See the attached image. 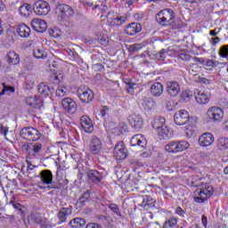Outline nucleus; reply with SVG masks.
<instances>
[{"label": "nucleus", "instance_id": "79ce46f5", "mask_svg": "<svg viewBox=\"0 0 228 228\" xmlns=\"http://www.w3.org/2000/svg\"><path fill=\"white\" fill-rule=\"evenodd\" d=\"M217 145L221 151L227 149L228 147V138L221 137L218 140Z\"/></svg>", "mask_w": 228, "mask_h": 228}, {"label": "nucleus", "instance_id": "f8f14e48", "mask_svg": "<svg viewBox=\"0 0 228 228\" xmlns=\"http://www.w3.org/2000/svg\"><path fill=\"white\" fill-rule=\"evenodd\" d=\"M31 26L34 31L37 33H45L47 31V22L42 19L35 18L31 21Z\"/></svg>", "mask_w": 228, "mask_h": 228}, {"label": "nucleus", "instance_id": "4d7b16f0", "mask_svg": "<svg viewBox=\"0 0 228 228\" xmlns=\"http://www.w3.org/2000/svg\"><path fill=\"white\" fill-rule=\"evenodd\" d=\"M79 3L83 6H87L88 8H92V6H94V2L91 0H79Z\"/></svg>", "mask_w": 228, "mask_h": 228}, {"label": "nucleus", "instance_id": "a211bd4d", "mask_svg": "<svg viewBox=\"0 0 228 228\" xmlns=\"http://www.w3.org/2000/svg\"><path fill=\"white\" fill-rule=\"evenodd\" d=\"M42 147L43 145L40 142L31 143L28 146L27 152L28 156H31L32 158H38L40 152H42Z\"/></svg>", "mask_w": 228, "mask_h": 228}, {"label": "nucleus", "instance_id": "9d476101", "mask_svg": "<svg viewBox=\"0 0 228 228\" xmlns=\"http://www.w3.org/2000/svg\"><path fill=\"white\" fill-rule=\"evenodd\" d=\"M113 154L118 161H123V159L127 158V149H126L124 142H119L116 144Z\"/></svg>", "mask_w": 228, "mask_h": 228}, {"label": "nucleus", "instance_id": "cd10ccee", "mask_svg": "<svg viewBox=\"0 0 228 228\" xmlns=\"http://www.w3.org/2000/svg\"><path fill=\"white\" fill-rule=\"evenodd\" d=\"M151 94L153 97H161L163 95V85L159 82L154 83L151 86Z\"/></svg>", "mask_w": 228, "mask_h": 228}, {"label": "nucleus", "instance_id": "39448f33", "mask_svg": "<svg viewBox=\"0 0 228 228\" xmlns=\"http://www.w3.org/2000/svg\"><path fill=\"white\" fill-rule=\"evenodd\" d=\"M77 97L84 104H90L94 101V92L86 86H80L77 90Z\"/></svg>", "mask_w": 228, "mask_h": 228}, {"label": "nucleus", "instance_id": "0e129e2a", "mask_svg": "<svg viewBox=\"0 0 228 228\" xmlns=\"http://www.w3.org/2000/svg\"><path fill=\"white\" fill-rule=\"evenodd\" d=\"M86 228H102L101 227V224L96 223H89Z\"/></svg>", "mask_w": 228, "mask_h": 228}, {"label": "nucleus", "instance_id": "2f4dec72", "mask_svg": "<svg viewBox=\"0 0 228 228\" xmlns=\"http://www.w3.org/2000/svg\"><path fill=\"white\" fill-rule=\"evenodd\" d=\"M157 133L160 140H170V138L173 136L172 131H170L167 126L159 130Z\"/></svg>", "mask_w": 228, "mask_h": 228}, {"label": "nucleus", "instance_id": "aec40b11", "mask_svg": "<svg viewBox=\"0 0 228 228\" xmlns=\"http://www.w3.org/2000/svg\"><path fill=\"white\" fill-rule=\"evenodd\" d=\"M215 142V136L211 133H205L199 138V143L201 147H209Z\"/></svg>", "mask_w": 228, "mask_h": 228}, {"label": "nucleus", "instance_id": "72a5a7b5", "mask_svg": "<svg viewBox=\"0 0 228 228\" xmlns=\"http://www.w3.org/2000/svg\"><path fill=\"white\" fill-rule=\"evenodd\" d=\"M86 221L83 218L76 217L69 222V225L72 228L85 227Z\"/></svg>", "mask_w": 228, "mask_h": 228}, {"label": "nucleus", "instance_id": "37998d69", "mask_svg": "<svg viewBox=\"0 0 228 228\" xmlns=\"http://www.w3.org/2000/svg\"><path fill=\"white\" fill-rule=\"evenodd\" d=\"M15 92V87L6 86V84H3V90L0 92V95H4V94H13Z\"/></svg>", "mask_w": 228, "mask_h": 228}, {"label": "nucleus", "instance_id": "f704fd0d", "mask_svg": "<svg viewBox=\"0 0 228 228\" xmlns=\"http://www.w3.org/2000/svg\"><path fill=\"white\" fill-rule=\"evenodd\" d=\"M44 218V216H41L40 214L38 213H33L30 214L28 216V224H40L42 223V219Z\"/></svg>", "mask_w": 228, "mask_h": 228}, {"label": "nucleus", "instance_id": "f03ea898", "mask_svg": "<svg viewBox=\"0 0 228 228\" xmlns=\"http://www.w3.org/2000/svg\"><path fill=\"white\" fill-rule=\"evenodd\" d=\"M214 192L215 189L213 186L206 183L205 186L196 191L194 201L198 204H204V202L211 198Z\"/></svg>", "mask_w": 228, "mask_h": 228}, {"label": "nucleus", "instance_id": "a18cd8bd", "mask_svg": "<svg viewBox=\"0 0 228 228\" xmlns=\"http://www.w3.org/2000/svg\"><path fill=\"white\" fill-rule=\"evenodd\" d=\"M108 208L114 213V215H116V216H122V213H120V209L117 204H109Z\"/></svg>", "mask_w": 228, "mask_h": 228}, {"label": "nucleus", "instance_id": "de8ad7c7", "mask_svg": "<svg viewBox=\"0 0 228 228\" xmlns=\"http://www.w3.org/2000/svg\"><path fill=\"white\" fill-rule=\"evenodd\" d=\"M200 68H199V65L197 64H191L189 67V74H191V76H199V70Z\"/></svg>", "mask_w": 228, "mask_h": 228}, {"label": "nucleus", "instance_id": "338daca9", "mask_svg": "<svg viewBox=\"0 0 228 228\" xmlns=\"http://www.w3.org/2000/svg\"><path fill=\"white\" fill-rule=\"evenodd\" d=\"M194 61H197V63H200L201 65H204V63L206 61V59L195 57L194 58Z\"/></svg>", "mask_w": 228, "mask_h": 228}, {"label": "nucleus", "instance_id": "c85d7f7f", "mask_svg": "<svg viewBox=\"0 0 228 228\" xmlns=\"http://www.w3.org/2000/svg\"><path fill=\"white\" fill-rule=\"evenodd\" d=\"M6 58L9 65H19V63H20V57L19 56V53L13 51L9 52Z\"/></svg>", "mask_w": 228, "mask_h": 228}, {"label": "nucleus", "instance_id": "09e8293b", "mask_svg": "<svg viewBox=\"0 0 228 228\" xmlns=\"http://www.w3.org/2000/svg\"><path fill=\"white\" fill-rule=\"evenodd\" d=\"M142 104L144 110H151L152 109V102L147 97L142 98Z\"/></svg>", "mask_w": 228, "mask_h": 228}, {"label": "nucleus", "instance_id": "a19ab883", "mask_svg": "<svg viewBox=\"0 0 228 228\" xmlns=\"http://www.w3.org/2000/svg\"><path fill=\"white\" fill-rule=\"evenodd\" d=\"M168 54V50L162 49L159 53L155 54L156 60H159V61H163Z\"/></svg>", "mask_w": 228, "mask_h": 228}, {"label": "nucleus", "instance_id": "6e6d98bb", "mask_svg": "<svg viewBox=\"0 0 228 228\" xmlns=\"http://www.w3.org/2000/svg\"><path fill=\"white\" fill-rule=\"evenodd\" d=\"M10 204L12 206V208H14V209H17L18 211H21L22 212V208L24 207H22V205H20L17 201L11 200Z\"/></svg>", "mask_w": 228, "mask_h": 228}, {"label": "nucleus", "instance_id": "c756f323", "mask_svg": "<svg viewBox=\"0 0 228 228\" xmlns=\"http://www.w3.org/2000/svg\"><path fill=\"white\" fill-rule=\"evenodd\" d=\"M40 179L43 184H49L53 181V172L49 169L42 170Z\"/></svg>", "mask_w": 228, "mask_h": 228}, {"label": "nucleus", "instance_id": "13d9d810", "mask_svg": "<svg viewBox=\"0 0 228 228\" xmlns=\"http://www.w3.org/2000/svg\"><path fill=\"white\" fill-rule=\"evenodd\" d=\"M0 134L6 136L8 134V126H4L3 124H0Z\"/></svg>", "mask_w": 228, "mask_h": 228}, {"label": "nucleus", "instance_id": "69168bd1", "mask_svg": "<svg viewBox=\"0 0 228 228\" xmlns=\"http://www.w3.org/2000/svg\"><path fill=\"white\" fill-rule=\"evenodd\" d=\"M219 42H220V37H218L211 38V44L213 45H216V44H219Z\"/></svg>", "mask_w": 228, "mask_h": 228}, {"label": "nucleus", "instance_id": "052dcab7", "mask_svg": "<svg viewBox=\"0 0 228 228\" xmlns=\"http://www.w3.org/2000/svg\"><path fill=\"white\" fill-rule=\"evenodd\" d=\"M49 35H51V37H53L54 38H56L58 37H60L61 34H60V31H58V29L55 28V29H50Z\"/></svg>", "mask_w": 228, "mask_h": 228}, {"label": "nucleus", "instance_id": "423d86ee", "mask_svg": "<svg viewBox=\"0 0 228 228\" xmlns=\"http://www.w3.org/2000/svg\"><path fill=\"white\" fill-rule=\"evenodd\" d=\"M207 116L211 122L218 124L224 120V110L218 106H213L208 109Z\"/></svg>", "mask_w": 228, "mask_h": 228}, {"label": "nucleus", "instance_id": "4be33fe9", "mask_svg": "<svg viewBox=\"0 0 228 228\" xmlns=\"http://www.w3.org/2000/svg\"><path fill=\"white\" fill-rule=\"evenodd\" d=\"M128 122L134 129H142L143 127V118L138 114H132L129 117Z\"/></svg>", "mask_w": 228, "mask_h": 228}, {"label": "nucleus", "instance_id": "680f3d73", "mask_svg": "<svg viewBox=\"0 0 228 228\" xmlns=\"http://www.w3.org/2000/svg\"><path fill=\"white\" fill-rule=\"evenodd\" d=\"M96 40L99 42V44H102V45H108V40L105 39V37H97Z\"/></svg>", "mask_w": 228, "mask_h": 228}, {"label": "nucleus", "instance_id": "c03bdc74", "mask_svg": "<svg viewBox=\"0 0 228 228\" xmlns=\"http://www.w3.org/2000/svg\"><path fill=\"white\" fill-rule=\"evenodd\" d=\"M41 226V228H53V227H56V224L49 222V220H47V218L43 217L42 221L39 224Z\"/></svg>", "mask_w": 228, "mask_h": 228}, {"label": "nucleus", "instance_id": "6e6552de", "mask_svg": "<svg viewBox=\"0 0 228 228\" xmlns=\"http://www.w3.org/2000/svg\"><path fill=\"white\" fill-rule=\"evenodd\" d=\"M61 104L63 110L70 115H74L77 111V103L72 98L66 97L62 99Z\"/></svg>", "mask_w": 228, "mask_h": 228}, {"label": "nucleus", "instance_id": "dca6fc26", "mask_svg": "<svg viewBox=\"0 0 228 228\" xmlns=\"http://www.w3.org/2000/svg\"><path fill=\"white\" fill-rule=\"evenodd\" d=\"M138 206L144 208V209H151V208L156 206V200L151 196L141 197L139 198Z\"/></svg>", "mask_w": 228, "mask_h": 228}, {"label": "nucleus", "instance_id": "1a4fd4ad", "mask_svg": "<svg viewBox=\"0 0 228 228\" xmlns=\"http://www.w3.org/2000/svg\"><path fill=\"white\" fill-rule=\"evenodd\" d=\"M174 120L176 126H185L190 121V113L186 110H180L175 112Z\"/></svg>", "mask_w": 228, "mask_h": 228}, {"label": "nucleus", "instance_id": "b1692460", "mask_svg": "<svg viewBox=\"0 0 228 228\" xmlns=\"http://www.w3.org/2000/svg\"><path fill=\"white\" fill-rule=\"evenodd\" d=\"M37 88L38 94L43 95V97H50V95H53V94H54V87L49 86L45 85V83H40Z\"/></svg>", "mask_w": 228, "mask_h": 228}, {"label": "nucleus", "instance_id": "20e7f679", "mask_svg": "<svg viewBox=\"0 0 228 228\" xmlns=\"http://www.w3.org/2000/svg\"><path fill=\"white\" fill-rule=\"evenodd\" d=\"M165 149L167 152L177 154V152H183V151L190 149V142L186 141H171L165 146Z\"/></svg>", "mask_w": 228, "mask_h": 228}, {"label": "nucleus", "instance_id": "864d4df0", "mask_svg": "<svg viewBox=\"0 0 228 228\" xmlns=\"http://www.w3.org/2000/svg\"><path fill=\"white\" fill-rule=\"evenodd\" d=\"M135 86H136V83H133V82L126 83V92L128 94H131V95H133V94H134Z\"/></svg>", "mask_w": 228, "mask_h": 228}, {"label": "nucleus", "instance_id": "ea45409f", "mask_svg": "<svg viewBox=\"0 0 228 228\" xmlns=\"http://www.w3.org/2000/svg\"><path fill=\"white\" fill-rule=\"evenodd\" d=\"M175 225H177V218H175V216H172L171 218H169L167 221L164 223L162 228H172V227H175Z\"/></svg>", "mask_w": 228, "mask_h": 228}, {"label": "nucleus", "instance_id": "2eb2a0df", "mask_svg": "<svg viewBox=\"0 0 228 228\" xmlns=\"http://www.w3.org/2000/svg\"><path fill=\"white\" fill-rule=\"evenodd\" d=\"M72 206L61 208V210L57 213L59 224H65V222H67V217L72 215Z\"/></svg>", "mask_w": 228, "mask_h": 228}, {"label": "nucleus", "instance_id": "6ab92c4d", "mask_svg": "<svg viewBox=\"0 0 228 228\" xmlns=\"http://www.w3.org/2000/svg\"><path fill=\"white\" fill-rule=\"evenodd\" d=\"M80 126L85 133H92L94 131V123L88 116H82L80 118Z\"/></svg>", "mask_w": 228, "mask_h": 228}, {"label": "nucleus", "instance_id": "7c9ffc66", "mask_svg": "<svg viewBox=\"0 0 228 228\" xmlns=\"http://www.w3.org/2000/svg\"><path fill=\"white\" fill-rule=\"evenodd\" d=\"M166 119L164 117H159L156 118L152 122L151 126L155 131L159 132L160 129H163V127H166L167 125H165Z\"/></svg>", "mask_w": 228, "mask_h": 228}, {"label": "nucleus", "instance_id": "e433bc0d", "mask_svg": "<svg viewBox=\"0 0 228 228\" xmlns=\"http://www.w3.org/2000/svg\"><path fill=\"white\" fill-rule=\"evenodd\" d=\"M40 102V98H38V96L37 95H35L34 97L28 96L27 98V104H28V106H33V108H37V106H38Z\"/></svg>", "mask_w": 228, "mask_h": 228}, {"label": "nucleus", "instance_id": "5fc2aeb1", "mask_svg": "<svg viewBox=\"0 0 228 228\" xmlns=\"http://www.w3.org/2000/svg\"><path fill=\"white\" fill-rule=\"evenodd\" d=\"M35 87V80L31 79V77H28L26 80V89L31 90V88Z\"/></svg>", "mask_w": 228, "mask_h": 228}, {"label": "nucleus", "instance_id": "e2e57ef3", "mask_svg": "<svg viewBox=\"0 0 228 228\" xmlns=\"http://www.w3.org/2000/svg\"><path fill=\"white\" fill-rule=\"evenodd\" d=\"M108 111H110V109L108 108V106H103L101 110V116L103 118L106 117V114L108 113Z\"/></svg>", "mask_w": 228, "mask_h": 228}, {"label": "nucleus", "instance_id": "f257e3e1", "mask_svg": "<svg viewBox=\"0 0 228 228\" xmlns=\"http://www.w3.org/2000/svg\"><path fill=\"white\" fill-rule=\"evenodd\" d=\"M155 19L160 26L167 28V26L174 24L175 12H174V10L172 9H163L156 14Z\"/></svg>", "mask_w": 228, "mask_h": 228}, {"label": "nucleus", "instance_id": "4c0bfd02", "mask_svg": "<svg viewBox=\"0 0 228 228\" xmlns=\"http://www.w3.org/2000/svg\"><path fill=\"white\" fill-rule=\"evenodd\" d=\"M55 95L56 97H66V95H69V89L60 86L56 88Z\"/></svg>", "mask_w": 228, "mask_h": 228}, {"label": "nucleus", "instance_id": "c9c22d12", "mask_svg": "<svg viewBox=\"0 0 228 228\" xmlns=\"http://www.w3.org/2000/svg\"><path fill=\"white\" fill-rule=\"evenodd\" d=\"M33 56L37 58V60H45V58H47V53L42 48H36L33 51Z\"/></svg>", "mask_w": 228, "mask_h": 228}, {"label": "nucleus", "instance_id": "473e14b6", "mask_svg": "<svg viewBox=\"0 0 228 228\" xmlns=\"http://www.w3.org/2000/svg\"><path fill=\"white\" fill-rule=\"evenodd\" d=\"M111 12L108 13V19L110 20L112 26H122L124 22H126V17L124 16H117L115 18H110Z\"/></svg>", "mask_w": 228, "mask_h": 228}, {"label": "nucleus", "instance_id": "9b49d317", "mask_svg": "<svg viewBox=\"0 0 228 228\" xmlns=\"http://www.w3.org/2000/svg\"><path fill=\"white\" fill-rule=\"evenodd\" d=\"M56 13L61 19H70L74 15V9L67 4H59L56 8Z\"/></svg>", "mask_w": 228, "mask_h": 228}, {"label": "nucleus", "instance_id": "0eeeda50", "mask_svg": "<svg viewBox=\"0 0 228 228\" xmlns=\"http://www.w3.org/2000/svg\"><path fill=\"white\" fill-rule=\"evenodd\" d=\"M33 12L37 15H47L51 12V6L44 0H37L32 6Z\"/></svg>", "mask_w": 228, "mask_h": 228}, {"label": "nucleus", "instance_id": "bf43d9fd", "mask_svg": "<svg viewBox=\"0 0 228 228\" xmlns=\"http://www.w3.org/2000/svg\"><path fill=\"white\" fill-rule=\"evenodd\" d=\"M203 65H206V67H216V63H215V61L205 59V62Z\"/></svg>", "mask_w": 228, "mask_h": 228}, {"label": "nucleus", "instance_id": "412c9836", "mask_svg": "<svg viewBox=\"0 0 228 228\" xmlns=\"http://www.w3.org/2000/svg\"><path fill=\"white\" fill-rule=\"evenodd\" d=\"M86 175L88 178V181H90V183H93L94 184H99L101 183V181H102V174H101V172L97 171V170H88L86 172Z\"/></svg>", "mask_w": 228, "mask_h": 228}, {"label": "nucleus", "instance_id": "3c124183", "mask_svg": "<svg viewBox=\"0 0 228 228\" xmlns=\"http://www.w3.org/2000/svg\"><path fill=\"white\" fill-rule=\"evenodd\" d=\"M175 213V215H178V216H181V218H186L187 216L186 210L183 209L181 207H177Z\"/></svg>", "mask_w": 228, "mask_h": 228}, {"label": "nucleus", "instance_id": "ddd939ff", "mask_svg": "<svg viewBox=\"0 0 228 228\" xmlns=\"http://www.w3.org/2000/svg\"><path fill=\"white\" fill-rule=\"evenodd\" d=\"M167 92L170 97H177L181 92V86L177 81H168L167 83Z\"/></svg>", "mask_w": 228, "mask_h": 228}, {"label": "nucleus", "instance_id": "f3484780", "mask_svg": "<svg viewBox=\"0 0 228 228\" xmlns=\"http://www.w3.org/2000/svg\"><path fill=\"white\" fill-rule=\"evenodd\" d=\"M140 31H142V24L138 22H132L125 28V33L129 37H134V35H137Z\"/></svg>", "mask_w": 228, "mask_h": 228}, {"label": "nucleus", "instance_id": "bb28decb", "mask_svg": "<svg viewBox=\"0 0 228 228\" xmlns=\"http://www.w3.org/2000/svg\"><path fill=\"white\" fill-rule=\"evenodd\" d=\"M33 13V6L29 4H23L19 7V14L20 17L28 18Z\"/></svg>", "mask_w": 228, "mask_h": 228}, {"label": "nucleus", "instance_id": "58836bf2", "mask_svg": "<svg viewBox=\"0 0 228 228\" xmlns=\"http://www.w3.org/2000/svg\"><path fill=\"white\" fill-rule=\"evenodd\" d=\"M192 95H193V94L190 90L183 91L180 95L182 102H189V101H190V99H191Z\"/></svg>", "mask_w": 228, "mask_h": 228}, {"label": "nucleus", "instance_id": "4468645a", "mask_svg": "<svg viewBox=\"0 0 228 228\" xmlns=\"http://www.w3.org/2000/svg\"><path fill=\"white\" fill-rule=\"evenodd\" d=\"M130 145H132V147L137 146L145 149V147H147V139L142 134H135L132 137Z\"/></svg>", "mask_w": 228, "mask_h": 228}, {"label": "nucleus", "instance_id": "603ef678", "mask_svg": "<svg viewBox=\"0 0 228 228\" xmlns=\"http://www.w3.org/2000/svg\"><path fill=\"white\" fill-rule=\"evenodd\" d=\"M141 49H142V45L140 44H134L128 47L129 53H138V51H140Z\"/></svg>", "mask_w": 228, "mask_h": 228}, {"label": "nucleus", "instance_id": "8fccbe9b", "mask_svg": "<svg viewBox=\"0 0 228 228\" xmlns=\"http://www.w3.org/2000/svg\"><path fill=\"white\" fill-rule=\"evenodd\" d=\"M46 188L48 190H61V183L53 182L52 180V182L47 185Z\"/></svg>", "mask_w": 228, "mask_h": 228}, {"label": "nucleus", "instance_id": "5701e85b", "mask_svg": "<svg viewBox=\"0 0 228 228\" xmlns=\"http://www.w3.org/2000/svg\"><path fill=\"white\" fill-rule=\"evenodd\" d=\"M89 149L93 154H99V152H101V149H102V142H101V139L95 135L93 136L89 144Z\"/></svg>", "mask_w": 228, "mask_h": 228}, {"label": "nucleus", "instance_id": "7ed1b4c3", "mask_svg": "<svg viewBox=\"0 0 228 228\" xmlns=\"http://www.w3.org/2000/svg\"><path fill=\"white\" fill-rule=\"evenodd\" d=\"M20 134L23 140H28V142H38L42 136L40 131L33 126L23 127L20 130Z\"/></svg>", "mask_w": 228, "mask_h": 228}, {"label": "nucleus", "instance_id": "774afa93", "mask_svg": "<svg viewBox=\"0 0 228 228\" xmlns=\"http://www.w3.org/2000/svg\"><path fill=\"white\" fill-rule=\"evenodd\" d=\"M201 222L203 226L208 227V217L206 216H202Z\"/></svg>", "mask_w": 228, "mask_h": 228}, {"label": "nucleus", "instance_id": "49530a36", "mask_svg": "<svg viewBox=\"0 0 228 228\" xmlns=\"http://www.w3.org/2000/svg\"><path fill=\"white\" fill-rule=\"evenodd\" d=\"M88 199H90V191H86L82 197L78 199L77 203L83 206L85 202H88Z\"/></svg>", "mask_w": 228, "mask_h": 228}, {"label": "nucleus", "instance_id": "393cba45", "mask_svg": "<svg viewBox=\"0 0 228 228\" xmlns=\"http://www.w3.org/2000/svg\"><path fill=\"white\" fill-rule=\"evenodd\" d=\"M16 31L21 38H29V36L31 35V28L25 23L20 24L17 27Z\"/></svg>", "mask_w": 228, "mask_h": 228}, {"label": "nucleus", "instance_id": "a878e982", "mask_svg": "<svg viewBox=\"0 0 228 228\" xmlns=\"http://www.w3.org/2000/svg\"><path fill=\"white\" fill-rule=\"evenodd\" d=\"M195 99L198 104H208L211 99V95L197 90L195 93Z\"/></svg>", "mask_w": 228, "mask_h": 228}]
</instances>
